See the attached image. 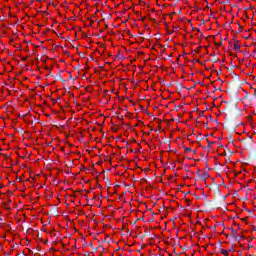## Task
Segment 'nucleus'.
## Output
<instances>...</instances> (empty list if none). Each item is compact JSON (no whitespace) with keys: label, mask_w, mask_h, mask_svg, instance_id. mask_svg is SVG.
I'll list each match as a JSON object with an SVG mask.
<instances>
[{"label":"nucleus","mask_w":256,"mask_h":256,"mask_svg":"<svg viewBox=\"0 0 256 256\" xmlns=\"http://www.w3.org/2000/svg\"><path fill=\"white\" fill-rule=\"evenodd\" d=\"M199 179H201V181H207L208 177H209V173L204 172L203 174H198Z\"/></svg>","instance_id":"f257e3e1"},{"label":"nucleus","mask_w":256,"mask_h":256,"mask_svg":"<svg viewBox=\"0 0 256 256\" xmlns=\"http://www.w3.org/2000/svg\"><path fill=\"white\" fill-rule=\"evenodd\" d=\"M184 151H185V153H194V155H195V153H197V151L196 150H193V149H191V148H189V147H184Z\"/></svg>","instance_id":"f03ea898"},{"label":"nucleus","mask_w":256,"mask_h":256,"mask_svg":"<svg viewBox=\"0 0 256 256\" xmlns=\"http://www.w3.org/2000/svg\"><path fill=\"white\" fill-rule=\"evenodd\" d=\"M241 49V45H239V41H235L234 43V51H239Z\"/></svg>","instance_id":"7ed1b4c3"},{"label":"nucleus","mask_w":256,"mask_h":256,"mask_svg":"<svg viewBox=\"0 0 256 256\" xmlns=\"http://www.w3.org/2000/svg\"><path fill=\"white\" fill-rule=\"evenodd\" d=\"M220 253H221L222 255L227 256V255H229V250L221 249V250H220Z\"/></svg>","instance_id":"20e7f679"},{"label":"nucleus","mask_w":256,"mask_h":256,"mask_svg":"<svg viewBox=\"0 0 256 256\" xmlns=\"http://www.w3.org/2000/svg\"><path fill=\"white\" fill-rule=\"evenodd\" d=\"M56 79H58L59 81H65V80H63V79L61 78V73H58V74L56 75Z\"/></svg>","instance_id":"39448f33"},{"label":"nucleus","mask_w":256,"mask_h":256,"mask_svg":"<svg viewBox=\"0 0 256 256\" xmlns=\"http://www.w3.org/2000/svg\"><path fill=\"white\" fill-rule=\"evenodd\" d=\"M235 251V248L231 247L229 250H228V253H233Z\"/></svg>","instance_id":"423d86ee"},{"label":"nucleus","mask_w":256,"mask_h":256,"mask_svg":"<svg viewBox=\"0 0 256 256\" xmlns=\"http://www.w3.org/2000/svg\"><path fill=\"white\" fill-rule=\"evenodd\" d=\"M149 233H150L149 231H146L145 234H144V237L149 236Z\"/></svg>","instance_id":"0eeeda50"},{"label":"nucleus","mask_w":256,"mask_h":256,"mask_svg":"<svg viewBox=\"0 0 256 256\" xmlns=\"http://www.w3.org/2000/svg\"><path fill=\"white\" fill-rule=\"evenodd\" d=\"M213 145V142H208V149Z\"/></svg>","instance_id":"6e6552de"},{"label":"nucleus","mask_w":256,"mask_h":256,"mask_svg":"<svg viewBox=\"0 0 256 256\" xmlns=\"http://www.w3.org/2000/svg\"><path fill=\"white\" fill-rule=\"evenodd\" d=\"M195 31H198V33L201 31L199 28H195Z\"/></svg>","instance_id":"1a4fd4ad"},{"label":"nucleus","mask_w":256,"mask_h":256,"mask_svg":"<svg viewBox=\"0 0 256 256\" xmlns=\"http://www.w3.org/2000/svg\"><path fill=\"white\" fill-rule=\"evenodd\" d=\"M253 96L256 97V91H254Z\"/></svg>","instance_id":"9d476101"},{"label":"nucleus","mask_w":256,"mask_h":256,"mask_svg":"<svg viewBox=\"0 0 256 256\" xmlns=\"http://www.w3.org/2000/svg\"><path fill=\"white\" fill-rule=\"evenodd\" d=\"M22 61H27V58L22 59Z\"/></svg>","instance_id":"9b49d317"},{"label":"nucleus","mask_w":256,"mask_h":256,"mask_svg":"<svg viewBox=\"0 0 256 256\" xmlns=\"http://www.w3.org/2000/svg\"><path fill=\"white\" fill-rule=\"evenodd\" d=\"M53 103H57V100H53Z\"/></svg>","instance_id":"f8f14e48"},{"label":"nucleus","mask_w":256,"mask_h":256,"mask_svg":"<svg viewBox=\"0 0 256 256\" xmlns=\"http://www.w3.org/2000/svg\"><path fill=\"white\" fill-rule=\"evenodd\" d=\"M144 238H145V236H142V237H141V239H144Z\"/></svg>","instance_id":"ddd939ff"},{"label":"nucleus","mask_w":256,"mask_h":256,"mask_svg":"<svg viewBox=\"0 0 256 256\" xmlns=\"http://www.w3.org/2000/svg\"><path fill=\"white\" fill-rule=\"evenodd\" d=\"M216 45H221V42H220V43H218V44H216Z\"/></svg>","instance_id":"4468645a"},{"label":"nucleus","mask_w":256,"mask_h":256,"mask_svg":"<svg viewBox=\"0 0 256 256\" xmlns=\"http://www.w3.org/2000/svg\"><path fill=\"white\" fill-rule=\"evenodd\" d=\"M197 175L199 176V172H197Z\"/></svg>","instance_id":"2eb2a0df"}]
</instances>
